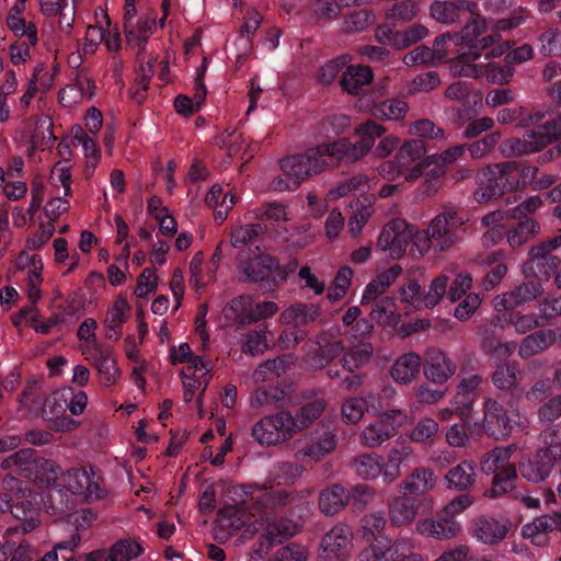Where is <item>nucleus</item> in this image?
<instances>
[{"label": "nucleus", "mask_w": 561, "mask_h": 561, "mask_svg": "<svg viewBox=\"0 0 561 561\" xmlns=\"http://www.w3.org/2000/svg\"><path fill=\"white\" fill-rule=\"evenodd\" d=\"M499 38V34L495 32L480 39L477 38L472 45H469L470 51L451 61V73L469 78L485 77L489 82L497 84L507 82L513 75L512 68L510 66H496L491 62L492 58L501 57L505 53V48L497 46L485 54L477 51V49H485L492 46Z\"/></svg>", "instance_id": "nucleus-1"}, {"label": "nucleus", "mask_w": 561, "mask_h": 561, "mask_svg": "<svg viewBox=\"0 0 561 561\" xmlns=\"http://www.w3.org/2000/svg\"><path fill=\"white\" fill-rule=\"evenodd\" d=\"M288 499L289 495L283 490L268 491L259 497V514L262 519L267 522V527L249 561H261L272 547L295 534L291 528L280 527L279 524L270 520V515L284 506L288 502Z\"/></svg>", "instance_id": "nucleus-2"}, {"label": "nucleus", "mask_w": 561, "mask_h": 561, "mask_svg": "<svg viewBox=\"0 0 561 561\" xmlns=\"http://www.w3.org/2000/svg\"><path fill=\"white\" fill-rule=\"evenodd\" d=\"M171 360L173 365L185 364L180 375L184 388V401L191 402L195 393L201 396L207 388L213 367L211 362L194 355L187 343L172 347Z\"/></svg>", "instance_id": "nucleus-3"}, {"label": "nucleus", "mask_w": 561, "mask_h": 561, "mask_svg": "<svg viewBox=\"0 0 561 561\" xmlns=\"http://www.w3.org/2000/svg\"><path fill=\"white\" fill-rule=\"evenodd\" d=\"M516 450L515 445L496 447L485 454L481 459V470L485 474H494L492 486L485 491L484 495L491 499L500 497L514 488L517 478V469L511 462V458Z\"/></svg>", "instance_id": "nucleus-4"}, {"label": "nucleus", "mask_w": 561, "mask_h": 561, "mask_svg": "<svg viewBox=\"0 0 561 561\" xmlns=\"http://www.w3.org/2000/svg\"><path fill=\"white\" fill-rule=\"evenodd\" d=\"M265 486L257 483L234 485L229 489L233 505L222 507L216 520L214 536L216 540L226 541L245 524L242 510L248 497H252L257 491Z\"/></svg>", "instance_id": "nucleus-5"}, {"label": "nucleus", "mask_w": 561, "mask_h": 561, "mask_svg": "<svg viewBox=\"0 0 561 561\" xmlns=\"http://www.w3.org/2000/svg\"><path fill=\"white\" fill-rule=\"evenodd\" d=\"M561 138V117L540 125L537 129L526 131L522 138H510L500 146L502 154L519 157L542 150Z\"/></svg>", "instance_id": "nucleus-6"}, {"label": "nucleus", "mask_w": 561, "mask_h": 561, "mask_svg": "<svg viewBox=\"0 0 561 561\" xmlns=\"http://www.w3.org/2000/svg\"><path fill=\"white\" fill-rule=\"evenodd\" d=\"M386 128L374 122L366 121L356 126L354 134L358 138L356 142H351L347 138H340L332 142V150L344 158V162H355L363 159L374 148L376 140L381 138Z\"/></svg>", "instance_id": "nucleus-7"}, {"label": "nucleus", "mask_w": 561, "mask_h": 561, "mask_svg": "<svg viewBox=\"0 0 561 561\" xmlns=\"http://www.w3.org/2000/svg\"><path fill=\"white\" fill-rule=\"evenodd\" d=\"M294 415L288 411H280L265 416L252 427V437L262 446H274L294 437L297 431Z\"/></svg>", "instance_id": "nucleus-8"}, {"label": "nucleus", "mask_w": 561, "mask_h": 561, "mask_svg": "<svg viewBox=\"0 0 561 561\" xmlns=\"http://www.w3.org/2000/svg\"><path fill=\"white\" fill-rule=\"evenodd\" d=\"M483 427L494 439L506 438L515 428H526V420L516 410H506L493 399L484 402Z\"/></svg>", "instance_id": "nucleus-9"}, {"label": "nucleus", "mask_w": 561, "mask_h": 561, "mask_svg": "<svg viewBox=\"0 0 561 561\" xmlns=\"http://www.w3.org/2000/svg\"><path fill=\"white\" fill-rule=\"evenodd\" d=\"M412 236L411 225L403 219H392L382 228L377 240V249L391 259L399 260L404 255Z\"/></svg>", "instance_id": "nucleus-10"}, {"label": "nucleus", "mask_w": 561, "mask_h": 561, "mask_svg": "<svg viewBox=\"0 0 561 561\" xmlns=\"http://www.w3.org/2000/svg\"><path fill=\"white\" fill-rule=\"evenodd\" d=\"M399 417L407 419L401 410H389L380 413L379 417L366 425L360 434V443L366 447H378L394 436L402 422Z\"/></svg>", "instance_id": "nucleus-11"}, {"label": "nucleus", "mask_w": 561, "mask_h": 561, "mask_svg": "<svg viewBox=\"0 0 561 561\" xmlns=\"http://www.w3.org/2000/svg\"><path fill=\"white\" fill-rule=\"evenodd\" d=\"M353 549V533L346 525H335L320 545V561H346Z\"/></svg>", "instance_id": "nucleus-12"}, {"label": "nucleus", "mask_w": 561, "mask_h": 561, "mask_svg": "<svg viewBox=\"0 0 561 561\" xmlns=\"http://www.w3.org/2000/svg\"><path fill=\"white\" fill-rule=\"evenodd\" d=\"M466 219L454 208L445 209L438 214L430 224L427 230L433 240L435 251H444L456 242L454 229L462 226Z\"/></svg>", "instance_id": "nucleus-13"}, {"label": "nucleus", "mask_w": 561, "mask_h": 561, "mask_svg": "<svg viewBox=\"0 0 561 561\" xmlns=\"http://www.w3.org/2000/svg\"><path fill=\"white\" fill-rule=\"evenodd\" d=\"M280 168L286 179H274L271 182V188L274 191L282 192L296 188L311 176L304 154H294L283 159Z\"/></svg>", "instance_id": "nucleus-14"}, {"label": "nucleus", "mask_w": 561, "mask_h": 561, "mask_svg": "<svg viewBox=\"0 0 561 561\" xmlns=\"http://www.w3.org/2000/svg\"><path fill=\"white\" fill-rule=\"evenodd\" d=\"M65 486L71 494L82 495L85 500H98L103 491L91 469H72L64 478Z\"/></svg>", "instance_id": "nucleus-15"}, {"label": "nucleus", "mask_w": 561, "mask_h": 561, "mask_svg": "<svg viewBox=\"0 0 561 561\" xmlns=\"http://www.w3.org/2000/svg\"><path fill=\"white\" fill-rule=\"evenodd\" d=\"M543 293L542 285L537 280H527L522 283L515 289L503 295L496 296L493 306L496 311L510 310L530 302Z\"/></svg>", "instance_id": "nucleus-16"}, {"label": "nucleus", "mask_w": 561, "mask_h": 561, "mask_svg": "<svg viewBox=\"0 0 561 561\" xmlns=\"http://www.w3.org/2000/svg\"><path fill=\"white\" fill-rule=\"evenodd\" d=\"M554 461L540 449L535 454L525 455L518 462V471L526 481L540 483L547 480L553 469Z\"/></svg>", "instance_id": "nucleus-17"}, {"label": "nucleus", "mask_w": 561, "mask_h": 561, "mask_svg": "<svg viewBox=\"0 0 561 561\" xmlns=\"http://www.w3.org/2000/svg\"><path fill=\"white\" fill-rule=\"evenodd\" d=\"M456 373V365L440 348H428L424 356V376L434 383H444Z\"/></svg>", "instance_id": "nucleus-18"}, {"label": "nucleus", "mask_w": 561, "mask_h": 561, "mask_svg": "<svg viewBox=\"0 0 561 561\" xmlns=\"http://www.w3.org/2000/svg\"><path fill=\"white\" fill-rule=\"evenodd\" d=\"M435 159L436 156H427L422 161L415 163V165L407 168L394 156V159L387 160L378 167V174L388 182H393L400 176H403L407 182H413L423 175L424 169L432 165Z\"/></svg>", "instance_id": "nucleus-19"}, {"label": "nucleus", "mask_w": 561, "mask_h": 561, "mask_svg": "<svg viewBox=\"0 0 561 561\" xmlns=\"http://www.w3.org/2000/svg\"><path fill=\"white\" fill-rule=\"evenodd\" d=\"M415 530L423 537L433 538L435 540H448L457 537L461 527L454 518L445 517L443 514L439 518H424L416 523Z\"/></svg>", "instance_id": "nucleus-20"}, {"label": "nucleus", "mask_w": 561, "mask_h": 561, "mask_svg": "<svg viewBox=\"0 0 561 561\" xmlns=\"http://www.w3.org/2000/svg\"><path fill=\"white\" fill-rule=\"evenodd\" d=\"M477 3L469 0L444 1L435 0L428 11L432 19L442 24L456 23L465 12L473 13Z\"/></svg>", "instance_id": "nucleus-21"}, {"label": "nucleus", "mask_w": 561, "mask_h": 561, "mask_svg": "<svg viewBox=\"0 0 561 561\" xmlns=\"http://www.w3.org/2000/svg\"><path fill=\"white\" fill-rule=\"evenodd\" d=\"M510 523L504 517L481 516L473 522L472 536L479 541L493 545L505 538Z\"/></svg>", "instance_id": "nucleus-22"}, {"label": "nucleus", "mask_w": 561, "mask_h": 561, "mask_svg": "<svg viewBox=\"0 0 561 561\" xmlns=\"http://www.w3.org/2000/svg\"><path fill=\"white\" fill-rule=\"evenodd\" d=\"M208 67V60L205 57L202 61L201 67L197 71V77L195 79L194 85V95L193 98H188L186 95H179L174 100V106L179 114L184 116H190L199 110L202 104L204 103L206 96V87L204 84V77Z\"/></svg>", "instance_id": "nucleus-23"}, {"label": "nucleus", "mask_w": 561, "mask_h": 561, "mask_svg": "<svg viewBox=\"0 0 561 561\" xmlns=\"http://www.w3.org/2000/svg\"><path fill=\"white\" fill-rule=\"evenodd\" d=\"M279 268L278 262L268 254H257L240 265V275L244 280L259 282L271 277Z\"/></svg>", "instance_id": "nucleus-24"}, {"label": "nucleus", "mask_w": 561, "mask_h": 561, "mask_svg": "<svg viewBox=\"0 0 561 561\" xmlns=\"http://www.w3.org/2000/svg\"><path fill=\"white\" fill-rule=\"evenodd\" d=\"M94 94V84L87 76H78L59 92V101L65 107H75Z\"/></svg>", "instance_id": "nucleus-25"}, {"label": "nucleus", "mask_w": 561, "mask_h": 561, "mask_svg": "<svg viewBox=\"0 0 561 561\" xmlns=\"http://www.w3.org/2000/svg\"><path fill=\"white\" fill-rule=\"evenodd\" d=\"M130 306L124 296H118L108 308L104 323L105 335L110 340H118L122 335L121 327L127 321Z\"/></svg>", "instance_id": "nucleus-26"}, {"label": "nucleus", "mask_w": 561, "mask_h": 561, "mask_svg": "<svg viewBox=\"0 0 561 561\" xmlns=\"http://www.w3.org/2000/svg\"><path fill=\"white\" fill-rule=\"evenodd\" d=\"M437 478L432 469L419 467L399 485L403 493L422 495L432 491Z\"/></svg>", "instance_id": "nucleus-27"}, {"label": "nucleus", "mask_w": 561, "mask_h": 561, "mask_svg": "<svg viewBox=\"0 0 561 561\" xmlns=\"http://www.w3.org/2000/svg\"><path fill=\"white\" fill-rule=\"evenodd\" d=\"M421 358L415 353H405L398 357L391 366L392 379L401 385L411 383L419 375Z\"/></svg>", "instance_id": "nucleus-28"}, {"label": "nucleus", "mask_w": 561, "mask_h": 561, "mask_svg": "<svg viewBox=\"0 0 561 561\" xmlns=\"http://www.w3.org/2000/svg\"><path fill=\"white\" fill-rule=\"evenodd\" d=\"M308 170L312 175L319 174L330 167V160L344 161L343 157H340L332 150V142L323 144L321 146L309 148L302 153Z\"/></svg>", "instance_id": "nucleus-29"}, {"label": "nucleus", "mask_w": 561, "mask_h": 561, "mask_svg": "<svg viewBox=\"0 0 561 561\" xmlns=\"http://www.w3.org/2000/svg\"><path fill=\"white\" fill-rule=\"evenodd\" d=\"M516 162L506 161L499 164L490 165L486 171H491L495 178V185L492 191H489L491 195H503L504 193L518 188V180H516Z\"/></svg>", "instance_id": "nucleus-30"}, {"label": "nucleus", "mask_w": 561, "mask_h": 561, "mask_svg": "<svg viewBox=\"0 0 561 561\" xmlns=\"http://www.w3.org/2000/svg\"><path fill=\"white\" fill-rule=\"evenodd\" d=\"M373 70L367 66H348L340 84L348 94H359L373 81Z\"/></svg>", "instance_id": "nucleus-31"}, {"label": "nucleus", "mask_w": 561, "mask_h": 561, "mask_svg": "<svg viewBox=\"0 0 561 561\" xmlns=\"http://www.w3.org/2000/svg\"><path fill=\"white\" fill-rule=\"evenodd\" d=\"M318 316L319 307L314 305L295 304L280 313L279 321L283 325L301 328L314 321Z\"/></svg>", "instance_id": "nucleus-32"}, {"label": "nucleus", "mask_w": 561, "mask_h": 561, "mask_svg": "<svg viewBox=\"0 0 561 561\" xmlns=\"http://www.w3.org/2000/svg\"><path fill=\"white\" fill-rule=\"evenodd\" d=\"M402 268L400 265H393L386 272L379 274L364 289L360 302L370 304L382 295L387 288L400 276Z\"/></svg>", "instance_id": "nucleus-33"}, {"label": "nucleus", "mask_w": 561, "mask_h": 561, "mask_svg": "<svg viewBox=\"0 0 561 561\" xmlns=\"http://www.w3.org/2000/svg\"><path fill=\"white\" fill-rule=\"evenodd\" d=\"M253 300L250 296L242 295L231 299L222 309V316L226 320L239 324L253 323L252 317Z\"/></svg>", "instance_id": "nucleus-34"}, {"label": "nucleus", "mask_w": 561, "mask_h": 561, "mask_svg": "<svg viewBox=\"0 0 561 561\" xmlns=\"http://www.w3.org/2000/svg\"><path fill=\"white\" fill-rule=\"evenodd\" d=\"M351 501L350 491L340 484H334L322 491L319 497V508L325 515H333Z\"/></svg>", "instance_id": "nucleus-35"}, {"label": "nucleus", "mask_w": 561, "mask_h": 561, "mask_svg": "<svg viewBox=\"0 0 561 561\" xmlns=\"http://www.w3.org/2000/svg\"><path fill=\"white\" fill-rule=\"evenodd\" d=\"M353 468L359 478L375 480L379 477L383 478L385 461L378 454H363L354 459Z\"/></svg>", "instance_id": "nucleus-36"}, {"label": "nucleus", "mask_w": 561, "mask_h": 561, "mask_svg": "<svg viewBox=\"0 0 561 561\" xmlns=\"http://www.w3.org/2000/svg\"><path fill=\"white\" fill-rule=\"evenodd\" d=\"M416 512L415 501L404 495L394 497L389 504V518L394 526L411 524L416 516Z\"/></svg>", "instance_id": "nucleus-37"}, {"label": "nucleus", "mask_w": 561, "mask_h": 561, "mask_svg": "<svg viewBox=\"0 0 561 561\" xmlns=\"http://www.w3.org/2000/svg\"><path fill=\"white\" fill-rule=\"evenodd\" d=\"M448 488L466 490L476 481V462L463 460L453 467L445 476Z\"/></svg>", "instance_id": "nucleus-38"}, {"label": "nucleus", "mask_w": 561, "mask_h": 561, "mask_svg": "<svg viewBox=\"0 0 561 561\" xmlns=\"http://www.w3.org/2000/svg\"><path fill=\"white\" fill-rule=\"evenodd\" d=\"M205 202L214 208L215 218L221 222L236 204V196L229 192L225 193L221 185L214 184L206 195Z\"/></svg>", "instance_id": "nucleus-39"}, {"label": "nucleus", "mask_w": 561, "mask_h": 561, "mask_svg": "<svg viewBox=\"0 0 561 561\" xmlns=\"http://www.w3.org/2000/svg\"><path fill=\"white\" fill-rule=\"evenodd\" d=\"M414 455L413 448L402 445L391 449L385 462L383 482L390 484L401 476V466Z\"/></svg>", "instance_id": "nucleus-40"}, {"label": "nucleus", "mask_w": 561, "mask_h": 561, "mask_svg": "<svg viewBox=\"0 0 561 561\" xmlns=\"http://www.w3.org/2000/svg\"><path fill=\"white\" fill-rule=\"evenodd\" d=\"M409 112V104L402 99H389L376 102L370 107V114L382 121H401Z\"/></svg>", "instance_id": "nucleus-41"}, {"label": "nucleus", "mask_w": 561, "mask_h": 561, "mask_svg": "<svg viewBox=\"0 0 561 561\" xmlns=\"http://www.w3.org/2000/svg\"><path fill=\"white\" fill-rule=\"evenodd\" d=\"M294 364V357L284 355L282 357L262 363L253 373L255 383L273 380L284 374Z\"/></svg>", "instance_id": "nucleus-42"}, {"label": "nucleus", "mask_w": 561, "mask_h": 561, "mask_svg": "<svg viewBox=\"0 0 561 561\" xmlns=\"http://www.w3.org/2000/svg\"><path fill=\"white\" fill-rule=\"evenodd\" d=\"M556 530V514L541 515L533 522L526 524L522 528V534L528 538L533 543L540 546L545 543V536L548 533Z\"/></svg>", "instance_id": "nucleus-43"}, {"label": "nucleus", "mask_w": 561, "mask_h": 561, "mask_svg": "<svg viewBox=\"0 0 561 561\" xmlns=\"http://www.w3.org/2000/svg\"><path fill=\"white\" fill-rule=\"evenodd\" d=\"M554 343L553 330H540L526 336L519 347V355L524 358L531 357L547 350Z\"/></svg>", "instance_id": "nucleus-44"}, {"label": "nucleus", "mask_w": 561, "mask_h": 561, "mask_svg": "<svg viewBox=\"0 0 561 561\" xmlns=\"http://www.w3.org/2000/svg\"><path fill=\"white\" fill-rule=\"evenodd\" d=\"M373 356V345L362 342L351 347L342 357V365L348 371H355L368 364Z\"/></svg>", "instance_id": "nucleus-45"}, {"label": "nucleus", "mask_w": 561, "mask_h": 561, "mask_svg": "<svg viewBox=\"0 0 561 561\" xmlns=\"http://www.w3.org/2000/svg\"><path fill=\"white\" fill-rule=\"evenodd\" d=\"M427 152V147L422 139H408L401 144L396 157L399 159L401 164L407 168L413 167L414 162L422 161L423 157Z\"/></svg>", "instance_id": "nucleus-46"}, {"label": "nucleus", "mask_w": 561, "mask_h": 561, "mask_svg": "<svg viewBox=\"0 0 561 561\" xmlns=\"http://www.w3.org/2000/svg\"><path fill=\"white\" fill-rule=\"evenodd\" d=\"M24 5L15 4L9 12L7 24L8 27L20 37H25L31 44L37 41V33L33 25H26L21 16Z\"/></svg>", "instance_id": "nucleus-47"}, {"label": "nucleus", "mask_w": 561, "mask_h": 561, "mask_svg": "<svg viewBox=\"0 0 561 561\" xmlns=\"http://www.w3.org/2000/svg\"><path fill=\"white\" fill-rule=\"evenodd\" d=\"M371 399V394L347 398L341 407V413L344 422L347 424H356L359 422L365 411L368 409V403Z\"/></svg>", "instance_id": "nucleus-48"}, {"label": "nucleus", "mask_w": 561, "mask_h": 561, "mask_svg": "<svg viewBox=\"0 0 561 561\" xmlns=\"http://www.w3.org/2000/svg\"><path fill=\"white\" fill-rule=\"evenodd\" d=\"M446 57V50L438 48L436 51L431 50L430 47L421 45L408 53L403 57V62L408 67L420 64L436 65Z\"/></svg>", "instance_id": "nucleus-49"}, {"label": "nucleus", "mask_w": 561, "mask_h": 561, "mask_svg": "<svg viewBox=\"0 0 561 561\" xmlns=\"http://www.w3.org/2000/svg\"><path fill=\"white\" fill-rule=\"evenodd\" d=\"M142 552L141 545L133 539H122L114 543L105 561H130Z\"/></svg>", "instance_id": "nucleus-50"}, {"label": "nucleus", "mask_w": 561, "mask_h": 561, "mask_svg": "<svg viewBox=\"0 0 561 561\" xmlns=\"http://www.w3.org/2000/svg\"><path fill=\"white\" fill-rule=\"evenodd\" d=\"M370 318L380 324L394 327L398 324L400 316L397 312L393 299L386 297L376 302L370 312Z\"/></svg>", "instance_id": "nucleus-51"}, {"label": "nucleus", "mask_w": 561, "mask_h": 561, "mask_svg": "<svg viewBox=\"0 0 561 561\" xmlns=\"http://www.w3.org/2000/svg\"><path fill=\"white\" fill-rule=\"evenodd\" d=\"M336 445L335 436L332 434H327L319 442L302 448L301 450L296 453V458L301 460L304 458H309L313 461H319L328 454H330Z\"/></svg>", "instance_id": "nucleus-52"}, {"label": "nucleus", "mask_w": 561, "mask_h": 561, "mask_svg": "<svg viewBox=\"0 0 561 561\" xmlns=\"http://www.w3.org/2000/svg\"><path fill=\"white\" fill-rule=\"evenodd\" d=\"M31 471L27 472L30 476H34L41 484L49 485L51 482L57 480L60 468L51 460L37 459L31 461Z\"/></svg>", "instance_id": "nucleus-53"}, {"label": "nucleus", "mask_w": 561, "mask_h": 561, "mask_svg": "<svg viewBox=\"0 0 561 561\" xmlns=\"http://www.w3.org/2000/svg\"><path fill=\"white\" fill-rule=\"evenodd\" d=\"M375 184V179H369L367 175L364 174H357L339 184L336 187L332 188L329 192V196L332 199H337L353 191H363L365 188H370Z\"/></svg>", "instance_id": "nucleus-54"}, {"label": "nucleus", "mask_w": 561, "mask_h": 561, "mask_svg": "<svg viewBox=\"0 0 561 561\" xmlns=\"http://www.w3.org/2000/svg\"><path fill=\"white\" fill-rule=\"evenodd\" d=\"M73 142L80 145L87 160V164L92 170L96 167L100 159V150L95 140L88 136L81 127L72 129Z\"/></svg>", "instance_id": "nucleus-55"}, {"label": "nucleus", "mask_w": 561, "mask_h": 561, "mask_svg": "<svg viewBox=\"0 0 561 561\" xmlns=\"http://www.w3.org/2000/svg\"><path fill=\"white\" fill-rule=\"evenodd\" d=\"M513 325L517 333H526L538 327V318L536 314L508 313L496 318L495 325L504 328V324Z\"/></svg>", "instance_id": "nucleus-56"}, {"label": "nucleus", "mask_w": 561, "mask_h": 561, "mask_svg": "<svg viewBox=\"0 0 561 561\" xmlns=\"http://www.w3.org/2000/svg\"><path fill=\"white\" fill-rule=\"evenodd\" d=\"M267 333L266 328L248 332L241 347L242 352L251 356L263 354L268 348Z\"/></svg>", "instance_id": "nucleus-57"}, {"label": "nucleus", "mask_w": 561, "mask_h": 561, "mask_svg": "<svg viewBox=\"0 0 561 561\" xmlns=\"http://www.w3.org/2000/svg\"><path fill=\"white\" fill-rule=\"evenodd\" d=\"M362 561H394L391 549V540L388 537H380L365 549L360 554Z\"/></svg>", "instance_id": "nucleus-58"}, {"label": "nucleus", "mask_w": 561, "mask_h": 561, "mask_svg": "<svg viewBox=\"0 0 561 561\" xmlns=\"http://www.w3.org/2000/svg\"><path fill=\"white\" fill-rule=\"evenodd\" d=\"M325 408L323 399H316L301 407L294 415V422L297 424V431H301L309 426L312 421L318 419Z\"/></svg>", "instance_id": "nucleus-59"}, {"label": "nucleus", "mask_w": 561, "mask_h": 561, "mask_svg": "<svg viewBox=\"0 0 561 561\" xmlns=\"http://www.w3.org/2000/svg\"><path fill=\"white\" fill-rule=\"evenodd\" d=\"M471 19L466 24V26L461 30L459 35V43L465 44L467 46L472 45V43L483 34L486 30V21L485 19L478 13V8L470 13Z\"/></svg>", "instance_id": "nucleus-60"}, {"label": "nucleus", "mask_w": 561, "mask_h": 561, "mask_svg": "<svg viewBox=\"0 0 561 561\" xmlns=\"http://www.w3.org/2000/svg\"><path fill=\"white\" fill-rule=\"evenodd\" d=\"M253 217L273 224H280L289 220V214L282 204L270 203L252 210Z\"/></svg>", "instance_id": "nucleus-61"}, {"label": "nucleus", "mask_w": 561, "mask_h": 561, "mask_svg": "<svg viewBox=\"0 0 561 561\" xmlns=\"http://www.w3.org/2000/svg\"><path fill=\"white\" fill-rule=\"evenodd\" d=\"M438 431L439 425L434 419L423 417L411 430L409 437L415 443H431Z\"/></svg>", "instance_id": "nucleus-62"}, {"label": "nucleus", "mask_w": 561, "mask_h": 561, "mask_svg": "<svg viewBox=\"0 0 561 561\" xmlns=\"http://www.w3.org/2000/svg\"><path fill=\"white\" fill-rule=\"evenodd\" d=\"M538 229L539 227L534 219H526L508 232L507 241L513 248L519 247L529 241Z\"/></svg>", "instance_id": "nucleus-63"}, {"label": "nucleus", "mask_w": 561, "mask_h": 561, "mask_svg": "<svg viewBox=\"0 0 561 561\" xmlns=\"http://www.w3.org/2000/svg\"><path fill=\"white\" fill-rule=\"evenodd\" d=\"M541 451H546L553 461L561 460V428L548 427L540 434Z\"/></svg>", "instance_id": "nucleus-64"}]
</instances>
